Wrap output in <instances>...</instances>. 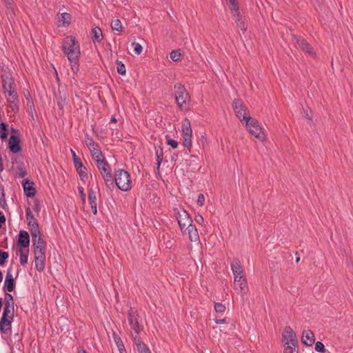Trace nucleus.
Segmentation results:
<instances>
[{"instance_id":"obj_1","label":"nucleus","mask_w":353,"mask_h":353,"mask_svg":"<svg viewBox=\"0 0 353 353\" xmlns=\"http://www.w3.org/2000/svg\"><path fill=\"white\" fill-rule=\"evenodd\" d=\"M62 48L63 52L67 54L68 59L71 63L72 69L73 70L74 68L77 69V62L80 56V48L75 38L72 36L65 37Z\"/></svg>"},{"instance_id":"obj_2","label":"nucleus","mask_w":353,"mask_h":353,"mask_svg":"<svg viewBox=\"0 0 353 353\" xmlns=\"http://www.w3.org/2000/svg\"><path fill=\"white\" fill-rule=\"evenodd\" d=\"M128 321L130 327V337L134 338V335L140 336L144 328L145 321L137 310L130 308L128 312Z\"/></svg>"},{"instance_id":"obj_3","label":"nucleus","mask_w":353,"mask_h":353,"mask_svg":"<svg viewBox=\"0 0 353 353\" xmlns=\"http://www.w3.org/2000/svg\"><path fill=\"white\" fill-rule=\"evenodd\" d=\"M114 181L118 187L122 191H128L131 189V180L130 174L120 169L116 172Z\"/></svg>"},{"instance_id":"obj_4","label":"nucleus","mask_w":353,"mask_h":353,"mask_svg":"<svg viewBox=\"0 0 353 353\" xmlns=\"http://www.w3.org/2000/svg\"><path fill=\"white\" fill-rule=\"evenodd\" d=\"M175 100L180 109H186L190 100L189 94L184 85L181 83L174 86Z\"/></svg>"},{"instance_id":"obj_5","label":"nucleus","mask_w":353,"mask_h":353,"mask_svg":"<svg viewBox=\"0 0 353 353\" xmlns=\"http://www.w3.org/2000/svg\"><path fill=\"white\" fill-rule=\"evenodd\" d=\"M246 126L250 134L254 136L261 141H263L265 139V134L263 131L261 127L259 125V122L252 117L246 122Z\"/></svg>"},{"instance_id":"obj_6","label":"nucleus","mask_w":353,"mask_h":353,"mask_svg":"<svg viewBox=\"0 0 353 353\" xmlns=\"http://www.w3.org/2000/svg\"><path fill=\"white\" fill-rule=\"evenodd\" d=\"M174 212L176 216L178 223L181 230H183L185 228L192 224V218L190 217L188 212L183 208L181 207L176 208H174Z\"/></svg>"},{"instance_id":"obj_7","label":"nucleus","mask_w":353,"mask_h":353,"mask_svg":"<svg viewBox=\"0 0 353 353\" xmlns=\"http://www.w3.org/2000/svg\"><path fill=\"white\" fill-rule=\"evenodd\" d=\"M181 132L183 136V145L185 148H190L192 145V130L190 121L187 118L182 121Z\"/></svg>"},{"instance_id":"obj_8","label":"nucleus","mask_w":353,"mask_h":353,"mask_svg":"<svg viewBox=\"0 0 353 353\" xmlns=\"http://www.w3.org/2000/svg\"><path fill=\"white\" fill-rule=\"evenodd\" d=\"M234 111L241 121H247L251 118L247 107L239 99H235L232 103Z\"/></svg>"},{"instance_id":"obj_9","label":"nucleus","mask_w":353,"mask_h":353,"mask_svg":"<svg viewBox=\"0 0 353 353\" xmlns=\"http://www.w3.org/2000/svg\"><path fill=\"white\" fill-rule=\"evenodd\" d=\"M283 341L284 343V347L288 345L298 346L296 335L290 326L285 327L283 334Z\"/></svg>"},{"instance_id":"obj_10","label":"nucleus","mask_w":353,"mask_h":353,"mask_svg":"<svg viewBox=\"0 0 353 353\" xmlns=\"http://www.w3.org/2000/svg\"><path fill=\"white\" fill-rule=\"evenodd\" d=\"M293 42L295 44L296 48H300L305 53L312 56H315V52L313 48L310 46L308 42H307L304 39L297 37L296 36H293Z\"/></svg>"},{"instance_id":"obj_11","label":"nucleus","mask_w":353,"mask_h":353,"mask_svg":"<svg viewBox=\"0 0 353 353\" xmlns=\"http://www.w3.org/2000/svg\"><path fill=\"white\" fill-rule=\"evenodd\" d=\"M72 159L76 170L79 174L81 179L85 181L88 179V174L86 173V168L83 165L81 159L77 156L74 151L71 150Z\"/></svg>"},{"instance_id":"obj_12","label":"nucleus","mask_w":353,"mask_h":353,"mask_svg":"<svg viewBox=\"0 0 353 353\" xmlns=\"http://www.w3.org/2000/svg\"><path fill=\"white\" fill-rule=\"evenodd\" d=\"M26 219L28 221V225L29 226L30 233H34V234L36 235L37 232H38V231L39 230V224L37 221L35 220L34 214L31 211L30 208H26Z\"/></svg>"},{"instance_id":"obj_13","label":"nucleus","mask_w":353,"mask_h":353,"mask_svg":"<svg viewBox=\"0 0 353 353\" xmlns=\"http://www.w3.org/2000/svg\"><path fill=\"white\" fill-rule=\"evenodd\" d=\"M2 86L4 91L15 88L16 85L12 75L9 72H5L2 77Z\"/></svg>"},{"instance_id":"obj_14","label":"nucleus","mask_w":353,"mask_h":353,"mask_svg":"<svg viewBox=\"0 0 353 353\" xmlns=\"http://www.w3.org/2000/svg\"><path fill=\"white\" fill-rule=\"evenodd\" d=\"M135 337L131 338L134 344L136 345L139 353H151L149 347L141 340L140 336L134 335Z\"/></svg>"},{"instance_id":"obj_15","label":"nucleus","mask_w":353,"mask_h":353,"mask_svg":"<svg viewBox=\"0 0 353 353\" xmlns=\"http://www.w3.org/2000/svg\"><path fill=\"white\" fill-rule=\"evenodd\" d=\"M315 341L314 333L310 330H303L301 337V342L306 346H311Z\"/></svg>"},{"instance_id":"obj_16","label":"nucleus","mask_w":353,"mask_h":353,"mask_svg":"<svg viewBox=\"0 0 353 353\" xmlns=\"http://www.w3.org/2000/svg\"><path fill=\"white\" fill-rule=\"evenodd\" d=\"M20 140L18 137L16 135H11L9 141L8 145L10 151L14 153H18L21 150V147L19 145Z\"/></svg>"},{"instance_id":"obj_17","label":"nucleus","mask_w":353,"mask_h":353,"mask_svg":"<svg viewBox=\"0 0 353 353\" xmlns=\"http://www.w3.org/2000/svg\"><path fill=\"white\" fill-rule=\"evenodd\" d=\"M234 290L241 295L243 296L248 290V286L246 279H243L240 281L234 282Z\"/></svg>"},{"instance_id":"obj_18","label":"nucleus","mask_w":353,"mask_h":353,"mask_svg":"<svg viewBox=\"0 0 353 353\" xmlns=\"http://www.w3.org/2000/svg\"><path fill=\"white\" fill-rule=\"evenodd\" d=\"M13 318L8 316V318H4L1 316L0 320V330L2 333L7 334L11 330V323Z\"/></svg>"},{"instance_id":"obj_19","label":"nucleus","mask_w":353,"mask_h":353,"mask_svg":"<svg viewBox=\"0 0 353 353\" xmlns=\"http://www.w3.org/2000/svg\"><path fill=\"white\" fill-rule=\"evenodd\" d=\"M97 166L98 169L100 170V172L102 174L103 177H105V176H108L112 174L110 165L105 161V159L100 160L99 162H97Z\"/></svg>"},{"instance_id":"obj_20","label":"nucleus","mask_w":353,"mask_h":353,"mask_svg":"<svg viewBox=\"0 0 353 353\" xmlns=\"http://www.w3.org/2000/svg\"><path fill=\"white\" fill-rule=\"evenodd\" d=\"M92 41L95 43H100L103 39V32L99 27H94L90 31Z\"/></svg>"},{"instance_id":"obj_21","label":"nucleus","mask_w":353,"mask_h":353,"mask_svg":"<svg viewBox=\"0 0 353 353\" xmlns=\"http://www.w3.org/2000/svg\"><path fill=\"white\" fill-rule=\"evenodd\" d=\"M18 244L23 248H28L30 245V236L26 231L19 232Z\"/></svg>"},{"instance_id":"obj_22","label":"nucleus","mask_w":353,"mask_h":353,"mask_svg":"<svg viewBox=\"0 0 353 353\" xmlns=\"http://www.w3.org/2000/svg\"><path fill=\"white\" fill-rule=\"evenodd\" d=\"M34 262L36 269L39 272L43 271L46 265V254H39V253L34 255Z\"/></svg>"},{"instance_id":"obj_23","label":"nucleus","mask_w":353,"mask_h":353,"mask_svg":"<svg viewBox=\"0 0 353 353\" xmlns=\"http://www.w3.org/2000/svg\"><path fill=\"white\" fill-rule=\"evenodd\" d=\"M5 288L8 292H12L14 289V281L11 274V270L8 269L5 279Z\"/></svg>"},{"instance_id":"obj_24","label":"nucleus","mask_w":353,"mask_h":353,"mask_svg":"<svg viewBox=\"0 0 353 353\" xmlns=\"http://www.w3.org/2000/svg\"><path fill=\"white\" fill-rule=\"evenodd\" d=\"M184 229L188 231V237L191 241L196 242L199 241V236L195 225L191 224Z\"/></svg>"},{"instance_id":"obj_25","label":"nucleus","mask_w":353,"mask_h":353,"mask_svg":"<svg viewBox=\"0 0 353 353\" xmlns=\"http://www.w3.org/2000/svg\"><path fill=\"white\" fill-rule=\"evenodd\" d=\"M23 190L25 194L28 197H32L35 195L36 191L35 188L33 187V183L30 182L29 181H26L23 183Z\"/></svg>"},{"instance_id":"obj_26","label":"nucleus","mask_w":353,"mask_h":353,"mask_svg":"<svg viewBox=\"0 0 353 353\" xmlns=\"http://www.w3.org/2000/svg\"><path fill=\"white\" fill-rule=\"evenodd\" d=\"M229 4L230 10L233 17H239V8L237 0H227Z\"/></svg>"},{"instance_id":"obj_27","label":"nucleus","mask_w":353,"mask_h":353,"mask_svg":"<svg viewBox=\"0 0 353 353\" xmlns=\"http://www.w3.org/2000/svg\"><path fill=\"white\" fill-rule=\"evenodd\" d=\"M32 238V245L34 248L44 246V242L41 237V233L39 230L36 235L34 233H31Z\"/></svg>"},{"instance_id":"obj_28","label":"nucleus","mask_w":353,"mask_h":353,"mask_svg":"<svg viewBox=\"0 0 353 353\" xmlns=\"http://www.w3.org/2000/svg\"><path fill=\"white\" fill-rule=\"evenodd\" d=\"M112 336L114 339V341L116 343L120 353H123V352L126 353V350L125 349L124 344H123L121 339L119 337V336L115 332H114L112 334Z\"/></svg>"},{"instance_id":"obj_29","label":"nucleus","mask_w":353,"mask_h":353,"mask_svg":"<svg viewBox=\"0 0 353 353\" xmlns=\"http://www.w3.org/2000/svg\"><path fill=\"white\" fill-rule=\"evenodd\" d=\"M90 153L92 156V158L96 161V162H99L100 160L104 159V157L102 154V152L99 148V146L93 147L92 149L90 150Z\"/></svg>"},{"instance_id":"obj_30","label":"nucleus","mask_w":353,"mask_h":353,"mask_svg":"<svg viewBox=\"0 0 353 353\" xmlns=\"http://www.w3.org/2000/svg\"><path fill=\"white\" fill-rule=\"evenodd\" d=\"M155 154L157 157V170H159L163 157V149L160 146H155Z\"/></svg>"},{"instance_id":"obj_31","label":"nucleus","mask_w":353,"mask_h":353,"mask_svg":"<svg viewBox=\"0 0 353 353\" xmlns=\"http://www.w3.org/2000/svg\"><path fill=\"white\" fill-rule=\"evenodd\" d=\"M5 93H8V96L10 97L8 99V102L10 103H14L18 101V94L16 92V88H12L11 90H8L4 91Z\"/></svg>"},{"instance_id":"obj_32","label":"nucleus","mask_w":353,"mask_h":353,"mask_svg":"<svg viewBox=\"0 0 353 353\" xmlns=\"http://www.w3.org/2000/svg\"><path fill=\"white\" fill-rule=\"evenodd\" d=\"M231 269L232 273L242 272L243 269L241 265V262L238 259H234L231 263Z\"/></svg>"},{"instance_id":"obj_33","label":"nucleus","mask_w":353,"mask_h":353,"mask_svg":"<svg viewBox=\"0 0 353 353\" xmlns=\"http://www.w3.org/2000/svg\"><path fill=\"white\" fill-rule=\"evenodd\" d=\"M110 26L112 30L118 32H122L123 30V27L121 24V22L119 19H113L111 21Z\"/></svg>"},{"instance_id":"obj_34","label":"nucleus","mask_w":353,"mask_h":353,"mask_svg":"<svg viewBox=\"0 0 353 353\" xmlns=\"http://www.w3.org/2000/svg\"><path fill=\"white\" fill-rule=\"evenodd\" d=\"M13 312L14 307L10 306H4L2 316L4 318H8V316H12L13 318Z\"/></svg>"},{"instance_id":"obj_35","label":"nucleus","mask_w":353,"mask_h":353,"mask_svg":"<svg viewBox=\"0 0 353 353\" xmlns=\"http://www.w3.org/2000/svg\"><path fill=\"white\" fill-rule=\"evenodd\" d=\"M88 200H89L90 204L97 203L96 192L92 188H90L88 190Z\"/></svg>"},{"instance_id":"obj_36","label":"nucleus","mask_w":353,"mask_h":353,"mask_svg":"<svg viewBox=\"0 0 353 353\" xmlns=\"http://www.w3.org/2000/svg\"><path fill=\"white\" fill-rule=\"evenodd\" d=\"M5 306H10L14 307V299L12 294L6 293L5 294Z\"/></svg>"},{"instance_id":"obj_37","label":"nucleus","mask_w":353,"mask_h":353,"mask_svg":"<svg viewBox=\"0 0 353 353\" xmlns=\"http://www.w3.org/2000/svg\"><path fill=\"white\" fill-rule=\"evenodd\" d=\"M103 179H104V181L105 182L106 185L110 189H112V188H114V180H113V177H112V174L108 175V176H105V177H103Z\"/></svg>"},{"instance_id":"obj_38","label":"nucleus","mask_w":353,"mask_h":353,"mask_svg":"<svg viewBox=\"0 0 353 353\" xmlns=\"http://www.w3.org/2000/svg\"><path fill=\"white\" fill-rule=\"evenodd\" d=\"M234 18H236V25L241 29V30H246L247 29V24L246 23L241 20L239 17H240V14L239 15V17L236 16V17H234Z\"/></svg>"},{"instance_id":"obj_39","label":"nucleus","mask_w":353,"mask_h":353,"mask_svg":"<svg viewBox=\"0 0 353 353\" xmlns=\"http://www.w3.org/2000/svg\"><path fill=\"white\" fill-rule=\"evenodd\" d=\"M61 21H62L63 25L65 26L66 24L70 23V21L71 19V16L70 14L64 12V13L61 14Z\"/></svg>"},{"instance_id":"obj_40","label":"nucleus","mask_w":353,"mask_h":353,"mask_svg":"<svg viewBox=\"0 0 353 353\" xmlns=\"http://www.w3.org/2000/svg\"><path fill=\"white\" fill-rule=\"evenodd\" d=\"M85 142L86 143V145H88V147L89 148V150L92 149L93 147H97L98 145V144H97L93 139L92 137H90L88 136H87L85 137Z\"/></svg>"},{"instance_id":"obj_41","label":"nucleus","mask_w":353,"mask_h":353,"mask_svg":"<svg viewBox=\"0 0 353 353\" xmlns=\"http://www.w3.org/2000/svg\"><path fill=\"white\" fill-rule=\"evenodd\" d=\"M181 54L179 51L173 50L170 52V59L174 61H177L180 59Z\"/></svg>"},{"instance_id":"obj_42","label":"nucleus","mask_w":353,"mask_h":353,"mask_svg":"<svg viewBox=\"0 0 353 353\" xmlns=\"http://www.w3.org/2000/svg\"><path fill=\"white\" fill-rule=\"evenodd\" d=\"M298 346L288 345L284 347L283 353H298Z\"/></svg>"},{"instance_id":"obj_43","label":"nucleus","mask_w":353,"mask_h":353,"mask_svg":"<svg viewBox=\"0 0 353 353\" xmlns=\"http://www.w3.org/2000/svg\"><path fill=\"white\" fill-rule=\"evenodd\" d=\"M125 66L121 61H117V72L120 74H125Z\"/></svg>"},{"instance_id":"obj_44","label":"nucleus","mask_w":353,"mask_h":353,"mask_svg":"<svg viewBox=\"0 0 353 353\" xmlns=\"http://www.w3.org/2000/svg\"><path fill=\"white\" fill-rule=\"evenodd\" d=\"M166 143L170 145L172 148H176L178 146V142L174 139H172L168 135H166Z\"/></svg>"},{"instance_id":"obj_45","label":"nucleus","mask_w":353,"mask_h":353,"mask_svg":"<svg viewBox=\"0 0 353 353\" xmlns=\"http://www.w3.org/2000/svg\"><path fill=\"white\" fill-rule=\"evenodd\" d=\"M132 46L134 48V52L137 54H140L142 52L143 48H142V46H141V45L140 43H137V42H133L132 43Z\"/></svg>"},{"instance_id":"obj_46","label":"nucleus","mask_w":353,"mask_h":353,"mask_svg":"<svg viewBox=\"0 0 353 353\" xmlns=\"http://www.w3.org/2000/svg\"><path fill=\"white\" fill-rule=\"evenodd\" d=\"M214 310L216 312L223 313L225 310V306L220 303H216L214 304Z\"/></svg>"},{"instance_id":"obj_47","label":"nucleus","mask_w":353,"mask_h":353,"mask_svg":"<svg viewBox=\"0 0 353 353\" xmlns=\"http://www.w3.org/2000/svg\"><path fill=\"white\" fill-rule=\"evenodd\" d=\"M20 263L21 265H26L28 263V254L22 251L20 254Z\"/></svg>"},{"instance_id":"obj_48","label":"nucleus","mask_w":353,"mask_h":353,"mask_svg":"<svg viewBox=\"0 0 353 353\" xmlns=\"http://www.w3.org/2000/svg\"><path fill=\"white\" fill-rule=\"evenodd\" d=\"M8 258V254L6 252L0 250V265L4 264L5 261Z\"/></svg>"},{"instance_id":"obj_49","label":"nucleus","mask_w":353,"mask_h":353,"mask_svg":"<svg viewBox=\"0 0 353 353\" xmlns=\"http://www.w3.org/2000/svg\"><path fill=\"white\" fill-rule=\"evenodd\" d=\"M234 274V282L235 281H240V280L245 279L244 273L242 272H237V273H233Z\"/></svg>"},{"instance_id":"obj_50","label":"nucleus","mask_w":353,"mask_h":353,"mask_svg":"<svg viewBox=\"0 0 353 353\" xmlns=\"http://www.w3.org/2000/svg\"><path fill=\"white\" fill-rule=\"evenodd\" d=\"M315 350L319 352H323L325 351V347L323 343L317 341L315 344Z\"/></svg>"},{"instance_id":"obj_51","label":"nucleus","mask_w":353,"mask_h":353,"mask_svg":"<svg viewBox=\"0 0 353 353\" xmlns=\"http://www.w3.org/2000/svg\"><path fill=\"white\" fill-rule=\"evenodd\" d=\"M34 255L39 253V254H45V246L34 248Z\"/></svg>"},{"instance_id":"obj_52","label":"nucleus","mask_w":353,"mask_h":353,"mask_svg":"<svg viewBox=\"0 0 353 353\" xmlns=\"http://www.w3.org/2000/svg\"><path fill=\"white\" fill-rule=\"evenodd\" d=\"M65 105V98H62L61 97H60L59 98L57 99V105L59 106V108L60 109H63Z\"/></svg>"},{"instance_id":"obj_53","label":"nucleus","mask_w":353,"mask_h":353,"mask_svg":"<svg viewBox=\"0 0 353 353\" xmlns=\"http://www.w3.org/2000/svg\"><path fill=\"white\" fill-rule=\"evenodd\" d=\"M205 202V196L203 194H199L197 199V204L200 207L203 206L204 205Z\"/></svg>"},{"instance_id":"obj_54","label":"nucleus","mask_w":353,"mask_h":353,"mask_svg":"<svg viewBox=\"0 0 353 353\" xmlns=\"http://www.w3.org/2000/svg\"><path fill=\"white\" fill-rule=\"evenodd\" d=\"M194 220L199 224L203 225L204 223V219L199 214L195 215Z\"/></svg>"},{"instance_id":"obj_55","label":"nucleus","mask_w":353,"mask_h":353,"mask_svg":"<svg viewBox=\"0 0 353 353\" xmlns=\"http://www.w3.org/2000/svg\"><path fill=\"white\" fill-rule=\"evenodd\" d=\"M78 190L79 192V194L81 196V198L83 202L85 201V194L84 193V189L81 186L78 187Z\"/></svg>"},{"instance_id":"obj_56","label":"nucleus","mask_w":353,"mask_h":353,"mask_svg":"<svg viewBox=\"0 0 353 353\" xmlns=\"http://www.w3.org/2000/svg\"><path fill=\"white\" fill-rule=\"evenodd\" d=\"M92 212L94 214H96L97 213V204L96 203H92L90 204Z\"/></svg>"},{"instance_id":"obj_57","label":"nucleus","mask_w":353,"mask_h":353,"mask_svg":"<svg viewBox=\"0 0 353 353\" xmlns=\"http://www.w3.org/2000/svg\"><path fill=\"white\" fill-rule=\"evenodd\" d=\"M7 136H8V130L0 131V139H4L7 138Z\"/></svg>"},{"instance_id":"obj_58","label":"nucleus","mask_w":353,"mask_h":353,"mask_svg":"<svg viewBox=\"0 0 353 353\" xmlns=\"http://www.w3.org/2000/svg\"><path fill=\"white\" fill-rule=\"evenodd\" d=\"M215 323L216 324H224L226 323V319H215Z\"/></svg>"},{"instance_id":"obj_59","label":"nucleus","mask_w":353,"mask_h":353,"mask_svg":"<svg viewBox=\"0 0 353 353\" xmlns=\"http://www.w3.org/2000/svg\"><path fill=\"white\" fill-rule=\"evenodd\" d=\"M6 204V200L4 199V195L2 194L0 196V206L3 207V205Z\"/></svg>"},{"instance_id":"obj_60","label":"nucleus","mask_w":353,"mask_h":353,"mask_svg":"<svg viewBox=\"0 0 353 353\" xmlns=\"http://www.w3.org/2000/svg\"><path fill=\"white\" fill-rule=\"evenodd\" d=\"M3 130H7V125L5 123H0V131Z\"/></svg>"},{"instance_id":"obj_61","label":"nucleus","mask_w":353,"mask_h":353,"mask_svg":"<svg viewBox=\"0 0 353 353\" xmlns=\"http://www.w3.org/2000/svg\"><path fill=\"white\" fill-rule=\"evenodd\" d=\"M19 174L20 177H23L26 175V172L25 171L21 170Z\"/></svg>"},{"instance_id":"obj_62","label":"nucleus","mask_w":353,"mask_h":353,"mask_svg":"<svg viewBox=\"0 0 353 353\" xmlns=\"http://www.w3.org/2000/svg\"><path fill=\"white\" fill-rule=\"evenodd\" d=\"M6 221V218L3 215L0 216V223H4Z\"/></svg>"},{"instance_id":"obj_63","label":"nucleus","mask_w":353,"mask_h":353,"mask_svg":"<svg viewBox=\"0 0 353 353\" xmlns=\"http://www.w3.org/2000/svg\"><path fill=\"white\" fill-rule=\"evenodd\" d=\"M5 3L7 4V5H10L11 4V2H12V0H3Z\"/></svg>"},{"instance_id":"obj_64","label":"nucleus","mask_w":353,"mask_h":353,"mask_svg":"<svg viewBox=\"0 0 353 353\" xmlns=\"http://www.w3.org/2000/svg\"><path fill=\"white\" fill-rule=\"evenodd\" d=\"M78 353H87V352L84 350H82L79 351Z\"/></svg>"}]
</instances>
